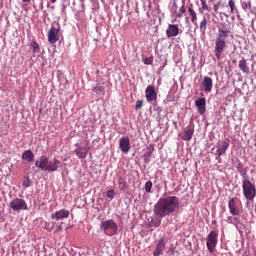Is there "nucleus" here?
Masks as SVG:
<instances>
[{
    "label": "nucleus",
    "mask_w": 256,
    "mask_h": 256,
    "mask_svg": "<svg viewBox=\"0 0 256 256\" xmlns=\"http://www.w3.org/2000/svg\"><path fill=\"white\" fill-rule=\"evenodd\" d=\"M179 209V198L177 196H168L160 198L154 205L153 213L156 217H167Z\"/></svg>",
    "instance_id": "f257e3e1"
},
{
    "label": "nucleus",
    "mask_w": 256,
    "mask_h": 256,
    "mask_svg": "<svg viewBox=\"0 0 256 256\" xmlns=\"http://www.w3.org/2000/svg\"><path fill=\"white\" fill-rule=\"evenodd\" d=\"M229 35H231V28L223 22L218 24V33L214 46V54L217 61H221V57H223V53L225 49H227V37H229Z\"/></svg>",
    "instance_id": "f03ea898"
},
{
    "label": "nucleus",
    "mask_w": 256,
    "mask_h": 256,
    "mask_svg": "<svg viewBox=\"0 0 256 256\" xmlns=\"http://www.w3.org/2000/svg\"><path fill=\"white\" fill-rule=\"evenodd\" d=\"M61 165V161L57 158L49 160L47 156H41L39 160L35 162V167L41 169L42 171H49L51 173L57 171Z\"/></svg>",
    "instance_id": "7ed1b4c3"
},
{
    "label": "nucleus",
    "mask_w": 256,
    "mask_h": 256,
    "mask_svg": "<svg viewBox=\"0 0 256 256\" xmlns=\"http://www.w3.org/2000/svg\"><path fill=\"white\" fill-rule=\"evenodd\" d=\"M100 231H103L104 235H107V237H113V235H117L119 226L113 219L104 220L100 223Z\"/></svg>",
    "instance_id": "20e7f679"
},
{
    "label": "nucleus",
    "mask_w": 256,
    "mask_h": 256,
    "mask_svg": "<svg viewBox=\"0 0 256 256\" xmlns=\"http://www.w3.org/2000/svg\"><path fill=\"white\" fill-rule=\"evenodd\" d=\"M242 191L246 201H253L256 196V186L251 180L245 178L242 181Z\"/></svg>",
    "instance_id": "39448f33"
},
{
    "label": "nucleus",
    "mask_w": 256,
    "mask_h": 256,
    "mask_svg": "<svg viewBox=\"0 0 256 256\" xmlns=\"http://www.w3.org/2000/svg\"><path fill=\"white\" fill-rule=\"evenodd\" d=\"M219 239V233L217 231H211L207 236L206 247L209 253H215L217 242Z\"/></svg>",
    "instance_id": "423d86ee"
},
{
    "label": "nucleus",
    "mask_w": 256,
    "mask_h": 256,
    "mask_svg": "<svg viewBox=\"0 0 256 256\" xmlns=\"http://www.w3.org/2000/svg\"><path fill=\"white\" fill-rule=\"evenodd\" d=\"M91 146H89V140L85 139L82 141V146H78L75 153L79 159H85L87 157Z\"/></svg>",
    "instance_id": "0eeeda50"
},
{
    "label": "nucleus",
    "mask_w": 256,
    "mask_h": 256,
    "mask_svg": "<svg viewBox=\"0 0 256 256\" xmlns=\"http://www.w3.org/2000/svg\"><path fill=\"white\" fill-rule=\"evenodd\" d=\"M10 209L13 211H25L27 210V202L23 199L16 198L11 201Z\"/></svg>",
    "instance_id": "6e6552de"
},
{
    "label": "nucleus",
    "mask_w": 256,
    "mask_h": 256,
    "mask_svg": "<svg viewBox=\"0 0 256 256\" xmlns=\"http://www.w3.org/2000/svg\"><path fill=\"white\" fill-rule=\"evenodd\" d=\"M229 143V139L218 142V144L216 145L217 150L215 152L216 157H221V155H225L227 149H229Z\"/></svg>",
    "instance_id": "1a4fd4ad"
},
{
    "label": "nucleus",
    "mask_w": 256,
    "mask_h": 256,
    "mask_svg": "<svg viewBox=\"0 0 256 256\" xmlns=\"http://www.w3.org/2000/svg\"><path fill=\"white\" fill-rule=\"evenodd\" d=\"M145 97L148 103H152V101H157V91L155 87L152 85H148L145 90Z\"/></svg>",
    "instance_id": "9d476101"
},
{
    "label": "nucleus",
    "mask_w": 256,
    "mask_h": 256,
    "mask_svg": "<svg viewBox=\"0 0 256 256\" xmlns=\"http://www.w3.org/2000/svg\"><path fill=\"white\" fill-rule=\"evenodd\" d=\"M119 149L122 153H129L131 149V140H129L128 136L120 138Z\"/></svg>",
    "instance_id": "9b49d317"
},
{
    "label": "nucleus",
    "mask_w": 256,
    "mask_h": 256,
    "mask_svg": "<svg viewBox=\"0 0 256 256\" xmlns=\"http://www.w3.org/2000/svg\"><path fill=\"white\" fill-rule=\"evenodd\" d=\"M59 28L51 27L48 31V41L51 45H55L59 41Z\"/></svg>",
    "instance_id": "f8f14e48"
},
{
    "label": "nucleus",
    "mask_w": 256,
    "mask_h": 256,
    "mask_svg": "<svg viewBox=\"0 0 256 256\" xmlns=\"http://www.w3.org/2000/svg\"><path fill=\"white\" fill-rule=\"evenodd\" d=\"M228 208L231 215L237 216L241 213L239 206L237 205V198H231L228 202Z\"/></svg>",
    "instance_id": "ddd939ff"
},
{
    "label": "nucleus",
    "mask_w": 256,
    "mask_h": 256,
    "mask_svg": "<svg viewBox=\"0 0 256 256\" xmlns=\"http://www.w3.org/2000/svg\"><path fill=\"white\" fill-rule=\"evenodd\" d=\"M69 210L61 209L53 214H51V219H55L56 221H61L63 219L69 218Z\"/></svg>",
    "instance_id": "4468645a"
},
{
    "label": "nucleus",
    "mask_w": 256,
    "mask_h": 256,
    "mask_svg": "<svg viewBox=\"0 0 256 256\" xmlns=\"http://www.w3.org/2000/svg\"><path fill=\"white\" fill-rule=\"evenodd\" d=\"M179 35V26L176 24H169L166 29V36L168 39H171V37H177Z\"/></svg>",
    "instance_id": "2eb2a0df"
},
{
    "label": "nucleus",
    "mask_w": 256,
    "mask_h": 256,
    "mask_svg": "<svg viewBox=\"0 0 256 256\" xmlns=\"http://www.w3.org/2000/svg\"><path fill=\"white\" fill-rule=\"evenodd\" d=\"M202 86L206 93H211V91H213V79H211L209 76H204Z\"/></svg>",
    "instance_id": "dca6fc26"
},
{
    "label": "nucleus",
    "mask_w": 256,
    "mask_h": 256,
    "mask_svg": "<svg viewBox=\"0 0 256 256\" xmlns=\"http://www.w3.org/2000/svg\"><path fill=\"white\" fill-rule=\"evenodd\" d=\"M195 105H196L200 115H204L205 111H206L207 100H205V98H198L195 101Z\"/></svg>",
    "instance_id": "f3484780"
},
{
    "label": "nucleus",
    "mask_w": 256,
    "mask_h": 256,
    "mask_svg": "<svg viewBox=\"0 0 256 256\" xmlns=\"http://www.w3.org/2000/svg\"><path fill=\"white\" fill-rule=\"evenodd\" d=\"M188 15L190 17L191 23H193V25H195V27H198L197 12L193 8V4H190L189 7H188Z\"/></svg>",
    "instance_id": "a211bd4d"
},
{
    "label": "nucleus",
    "mask_w": 256,
    "mask_h": 256,
    "mask_svg": "<svg viewBox=\"0 0 256 256\" xmlns=\"http://www.w3.org/2000/svg\"><path fill=\"white\" fill-rule=\"evenodd\" d=\"M22 159L23 161H27V163H33L35 155L33 154V151L25 150L22 154Z\"/></svg>",
    "instance_id": "6ab92c4d"
},
{
    "label": "nucleus",
    "mask_w": 256,
    "mask_h": 256,
    "mask_svg": "<svg viewBox=\"0 0 256 256\" xmlns=\"http://www.w3.org/2000/svg\"><path fill=\"white\" fill-rule=\"evenodd\" d=\"M164 240L163 238L159 240V242L156 245V250L154 251L153 255L154 256H159L161 255V252L165 250V243H163Z\"/></svg>",
    "instance_id": "aec40b11"
},
{
    "label": "nucleus",
    "mask_w": 256,
    "mask_h": 256,
    "mask_svg": "<svg viewBox=\"0 0 256 256\" xmlns=\"http://www.w3.org/2000/svg\"><path fill=\"white\" fill-rule=\"evenodd\" d=\"M238 67L242 73H249V66L247 65V60H245V58H242L239 61Z\"/></svg>",
    "instance_id": "412c9836"
},
{
    "label": "nucleus",
    "mask_w": 256,
    "mask_h": 256,
    "mask_svg": "<svg viewBox=\"0 0 256 256\" xmlns=\"http://www.w3.org/2000/svg\"><path fill=\"white\" fill-rule=\"evenodd\" d=\"M193 133H195V130L193 128H188L187 130H185L182 139L184 141H191V139H193Z\"/></svg>",
    "instance_id": "4be33fe9"
},
{
    "label": "nucleus",
    "mask_w": 256,
    "mask_h": 256,
    "mask_svg": "<svg viewBox=\"0 0 256 256\" xmlns=\"http://www.w3.org/2000/svg\"><path fill=\"white\" fill-rule=\"evenodd\" d=\"M118 187L120 191H125L127 189V181L123 177L118 178Z\"/></svg>",
    "instance_id": "5701e85b"
},
{
    "label": "nucleus",
    "mask_w": 256,
    "mask_h": 256,
    "mask_svg": "<svg viewBox=\"0 0 256 256\" xmlns=\"http://www.w3.org/2000/svg\"><path fill=\"white\" fill-rule=\"evenodd\" d=\"M200 31L201 33H205L207 31V18L203 17L200 22Z\"/></svg>",
    "instance_id": "b1692460"
},
{
    "label": "nucleus",
    "mask_w": 256,
    "mask_h": 256,
    "mask_svg": "<svg viewBox=\"0 0 256 256\" xmlns=\"http://www.w3.org/2000/svg\"><path fill=\"white\" fill-rule=\"evenodd\" d=\"M153 151H155V145L153 144L148 145V147L146 148V155L148 157H151V155H153Z\"/></svg>",
    "instance_id": "393cba45"
},
{
    "label": "nucleus",
    "mask_w": 256,
    "mask_h": 256,
    "mask_svg": "<svg viewBox=\"0 0 256 256\" xmlns=\"http://www.w3.org/2000/svg\"><path fill=\"white\" fill-rule=\"evenodd\" d=\"M185 11H187V8H185V4H183L179 9V13L176 14V19H181V17H183V13H185Z\"/></svg>",
    "instance_id": "a878e982"
},
{
    "label": "nucleus",
    "mask_w": 256,
    "mask_h": 256,
    "mask_svg": "<svg viewBox=\"0 0 256 256\" xmlns=\"http://www.w3.org/2000/svg\"><path fill=\"white\" fill-rule=\"evenodd\" d=\"M94 93H102V95H105V88L103 86H96L93 88Z\"/></svg>",
    "instance_id": "bb28decb"
},
{
    "label": "nucleus",
    "mask_w": 256,
    "mask_h": 256,
    "mask_svg": "<svg viewBox=\"0 0 256 256\" xmlns=\"http://www.w3.org/2000/svg\"><path fill=\"white\" fill-rule=\"evenodd\" d=\"M200 3L202 5L203 11H211V9L209 8V5H207V0H200Z\"/></svg>",
    "instance_id": "cd10ccee"
},
{
    "label": "nucleus",
    "mask_w": 256,
    "mask_h": 256,
    "mask_svg": "<svg viewBox=\"0 0 256 256\" xmlns=\"http://www.w3.org/2000/svg\"><path fill=\"white\" fill-rule=\"evenodd\" d=\"M31 47L34 53H39V43H37L36 41H32Z\"/></svg>",
    "instance_id": "c85d7f7f"
},
{
    "label": "nucleus",
    "mask_w": 256,
    "mask_h": 256,
    "mask_svg": "<svg viewBox=\"0 0 256 256\" xmlns=\"http://www.w3.org/2000/svg\"><path fill=\"white\" fill-rule=\"evenodd\" d=\"M153 188V182L147 181L145 184L146 193H151V189Z\"/></svg>",
    "instance_id": "c756f323"
},
{
    "label": "nucleus",
    "mask_w": 256,
    "mask_h": 256,
    "mask_svg": "<svg viewBox=\"0 0 256 256\" xmlns=\"http://www.w3.org/2000/svg\"><path fill=\"white\" fill-rule=\"evenodd\" d=\"M143 63H144V65H152L153 64V56L144 58Z\"/></svg>",
    "instance_id": "7c9ffc66"
},
{
    "label": "nucleus",
    "mask_w": 256,
    "mask_h": 256,
    "mask_svg": "<svg viewBox=\"0 0 256 256\" xmlns=\"http://www.w3.org/2000/svg\"><path fill=\"white\" fill-rule=\"evenodd\" d=\"M23 187H31V180L29 179V176L25 177L23 180Z\"/></svg>",
    "instance_id": "2f4dec72"
},
{
    "label": "nucleus",
    "mask_w": 256,
    "mask_h": 256,
    "mask_svg": "<svg viewBox=\"0 0 256 256\" xmlns=\"http://www.w3.org/2000/svg\"><path fill=\"white\" fill-rule=\"evenodd\" d=\"M228 5L230 7V13H235V1L229 0Z\"/></svg>",
    "instance_id": "473e14b6"
},
{
    "label": "nucleus",
    "mask_w": 256,
    "mask_h": 256,
    "mask_svg": "<svg viewBox=\"0 0 256 256\" xmlns=\"http://www.w3.org/2000/svg\"><path fill=\"white\" fill-rule=\"evenodd\" d=\"M106 196L108 197V199H114L115 197V191L114 190H108L106 192Z\"/></svg>",
    "instance_id": "72a5a7b5"
},
{
    "label": "nucleus",
    "mask_w": 256,
    "mask_h": 256,
    "mask_svg": "<svg viewBox=\"0 0 256 256\" xmlns=\"http://www.w3.org/2000/svg\"><path fill=\"white\" fill-rule=\"evenodd\" d=\"M135 107L136 109H141V107H143V100H137Z\"/></svg>",
    "instance_id": "f704fd0d"
},
{
    "label": "nucleus",
    "mask_w": 256,
    "mask_h": 256,
    "mask_svg": "<svg viewBox=\"0 0 256 256\" xmlns=\"http://www.w3.org/2000/svg\"><path fill=\"white\" fill-rule=\"evenodd\" d=\"M219 7H221V2H217L216 4H214L215 13H219Z\"/></svg>",
    "instance_id": "c9c22d12"
},
{
    "label": "nucleus",
    "mask_w": 256,
    "mask_h": 256,
    "mask_svg": "<svg viewBox=\"0 0 256 256\" xmlns=\"http://www.w3.org/2000/svg\"><path fill=\"white\" fill-rule=\"evenodd\" d=\"M154 227H160L161 226V221H156L153 223Z\"/></svg>",
    "instance_id": "e433bc0d"
},
{
    "label": "nucleus",
    "mask_w": 256,
    "mask_h": 256,
    "mask_svg": "<svg viewBox=\"0 0 256 256\" xmlns=\"http://www.w3.org/2000/svg\"><path fill=\"white\" fill-rule=\"evenodd\" d=\"M220 15H224V17H226L227 19H229V14H227V13L220 12Z\"/></svg>",
    "instance_id": "4c0bfd02"
},
{
    "label": "nucleus",
    "mask_w": 256,
    "mask_h": 256,
    "mask_svg": "<svg viewBox=\"0 0 256 256\" xmlns=\"http://www.w3.org/2000/svg\"><path fill=\"white\" fill-rule=\"evenodd\" d=\"M227 221H228L229 223H233V218H232L231 216H229L228 219H227Z\"/></svg>",
    "instance_id": "58836bf2"
},
{
    "label": "nucleus",
    "mask_w": 256,
    "mask_h": 256,
    "mask_svg": "<svg viewBox=\"0 0 256 256\" xmlns=\"http://www.w3.org/2000/svg\"><path fill=\"white\" fill-rule=\"evenodd\" d=\"M173 7H174V11L177 12V3H174Z\"/></svg>",
    "instance_id": "ea45409f"
},
{
    "label": "nucleus",
    "mask_w": 256,
    "mask_h": 256,
    "mask_svg": "<svg viewBox=\"0 0 256 256\" xmlns=\"http://www.w3.org/2000/svg\"><path fill=\"white\" fill-rule=\"evenodd\" d=\"M23 3H31V0H22Z\"/></svg>",
    "instance_id": "a19ab883"
},
{
    "label": "nucleus",
    "mask_w": 256,
    "mask_h": 256,
    "mask_svg": "<svg viewBox=\"0 0 256 256\" xmlns=\"http://www.w3.org/2000/svg\"><path fill=\"white\" fill-rule=\"evenodd\" d=\"M51 3H57V0H50Z\"/></svg>",
    "instance_id": "79ce46f5"
},
{
    "label": "nucleus",
    "mask_w": 256,
    "mask_h": 256,
    "mask_svg": "<svg viewBox=\"0 0 256 256\" xmlns=\"http://www.w3.org/2000/svg\"><path fill=\"white\" fill-rule=\"evenodd\" d=\"M59 229H61V226H59Z\"/></svg>",
    "instance_id": "37998d69"
}]
</instances>
